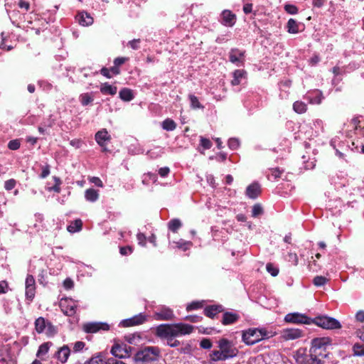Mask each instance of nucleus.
Returning <instances> with one entry per match:
<instances>
[{
  "label": "nucleus",
  "mask_w": 364,
  "mask_h": 364,
  "mask_svg": "<svg viewBox=\"0 0 364 364\" xmlns=\"http://www.w3.org/2000/svg\"><path fill=\"white\" fill-rule=\"evenodd\" d=\"M330 345L328 338H316L312 340L309 353L306 354L304 349H299L294 358L298 364H323L328 355L327 348Z\"/></svg>",
  "instance_id": "nucleus-1"
},
{
  "label": "nucleus",
  "mask_w": 364,
  "mask_h": 364,
  "mask_svg": "<svg viewBox=\"0 0 364 364\" xmlns=\"http://www.w3.org/2000/svg\"><path fill=\"white\" fill-rule=\"evenodd\" d=\"M193 331V326L178 323L174 324H161L156 328V333L160 338H166L188 335L191 333Z\"/></svg>",
  "instance_id": "nucleus-2"
},
{
  "label": "nucleus",
  "mask_w": 364,
  "mask_h": 364,
  "mask_svg": "<svg viewBox=\"0 0 364 364\" xmlns=\"http://www.w3.org/2000/svg\"><path fill=\"white\" fill-rule=\"evenodd\" d=\"M273 336V333L267 331L265 328H249L242 332V341L248 345L252 346L262 340L269 338Z\"/></svg>",
  "instance_id": "nucleus-3"
},
{
  "label": "nucleus",
  "mask_w": 364,
  "mask_h": 364,
  "mask_svg": "<svg viewBox=\"0 0 364 364\" xmlns=\"http://www.w3.org/2000/svg\"><path fill=\"white\" fill-rule=\"evenodd\" d=\"M161 357V350L156 346H146L139 350L134 355L136 362L145 364L159 360Z\"/></svg>",
  "instance_id": "nucleus-4"
},
{
  "label": "nucleus",
  "mask_w": 364,
  "mask_h": 364,
  "mask_svg": "<svg viewBox=\"0 0 364 364\" xmlns=\"http://www.w3.org/2000/svg\"><path fill=\"white\" fill-rule=\"evenodd\" d=\"M312 323L326 329H338L341 327L338 320L327 316H321L313 318Z\"/></svg>",
  "instance_id": "nucleus-5"
},
{
  "label": "nucleus",
  "mask_w": 364,
  "mask_h": 364,
  "mask_svg": "<svg viewBox=\"0 0 364 364\" xmlns=\"http://www.w3.org/2000/svg\"><path fill=\"white\" fill-rule=\"evenodd\" d=\"M284 321L287 323L296 324H311L313 318L306 315L298 312L287 314L284 317Z\"/></svg>",
  "instance_id": "nucleus-6"
},
{
  "label": "nucleus",
  "mask_w": 364,
  "mask_h": 364,
  "mask_svg": "<svg viewBox=\"0 0 364 364\" xmlns=\"http://www.w3.org/2000/svg\"><path fill=\"white\" fill-rule=\"evenodd\" d=\"M218 347L228 359L236 356L237 353V350L232 343L226 338H222L218 341Z\"/></svg>",
  "instance_id": "nucleus-7"
},
{
  "label": "nucleus",
  "mask_w": 364,
  "mask_h": 364,
  "mask_svg": "<svg viewBox=\"0 0 364 364\" xmlns=\"http://www.w3.org/2000/svg\"><path fill=\"white\" fill-rule=\"evenodd\" d=\"M83 330L86 333H93L99 331H108L109 326L104 322H88L83 324Z\"/></svg>",
  "instance_id": "nucleus-8"
},
{
  "label": "nucleus",
  "mask_w": 364,
  "mask_h": 364,
  "mask_svg": "<svg viewBox=\"0 0 364 364\" xmlns=\"http://www.w3.org/2000/svg\"><path fill=\"white\" fill-rule=\"evenodd\" d=\"M132 351V347L126 344H115L111 349L112 354L119 358L129 357Z\"/></svg>",
  "instance_id": "nucleus-9"
},
{
  "label": "nucleus",
  "mask_w": 364,
  "mask_h": 364,
  "mask_svg": "<svg viewBox=\"0 0 364 364\" xmlns=\"http://www.w3.org/2000/svg\"><path fill=\"white\" fill-rule=\"evenodd\" d=\"M62 311L68 316H72L76 313L77 304L72 299H65L60 301Z\"/></svg>",
  "instance_id": "nucleus-10"
},
{
  "label": "nucleus",
  "mask_w": 364,
  "mask_h": 364,
  "mask_svg": "<svg viewBox=\"0 0 364 364\" xmlns=\"http://www.w3.org/2000/svg\"><path fill=\"white\" fill-rule=\"evenodd\" d=\"M154 316L157 321H168L172 319L174 314L170 308L161 306L155 311Z\"/></svg>",
  "instance_id": "nucleus-11"
},
{
  "label": "nucleus",
  "mask_w": 364,
  "mask_h": 364,
  "mask_svg": "<svg viewBox=\"0 0 364 364\" xmlns=\"http://www.w3.org/2000/svg\"><path fill=\"white\" fill-rule=\"evenodd\" d=\"M303 331L299 328H286L282 331V337L284 340H294L301 337Z\"/></svg>",
  "instance_id": "nucleus-12"
},
{
  "label": "nucleus",
  "mask_w": 364,
  "mask_h": 364,
  "mask_svg": "<svg viewBox=\"0 0 364 364\" xmlns=\"http://www.w3.org/2000/svg\"><path fill=\"white\" fill-rule=\"evenodd\" d=\"M230 61L237 65H240L244 60V52L239 49H232L229 54Z\"/></svg>",
  "instance_id": "nucleus-13"
},
{
  "label": "nucleus",
  "mask_w": 364,
  "mask_h": 364,
  "mask_svg": "<svg viewBox=\"0 0 364 364\" xmlns=\"http://www.w3.org/2000/svg\"><path fill=\"white\" fill-rule=\"evenodd\" d=\"M304 97L311 104L319 105L321 103V101L323 100V94L319 90H314L313 92L307 93Z\"/></svg>",
  "instance_id": "nucleus-14"
},
{
  "label": "nucleus",
  "mask_w": 364,
  "mask_h": 364,
  "mask_svg": "<svg viewBox=\"0 0 364 364\" xmlns=\"http://www.w3.org/2000/svg\"><path fill=\"white\" fill-rule=\"evenodd\" d=\"M70 353L69 347L66 345L60 348L55 353V357L62 363L67 362Z\"/></svg>",
  "instance_id": "nucleus-15"
},
{
  "label": "nucleus",
  "mask_w": 364,
  "mask_h": 364,
  "mask_svg": "<svg viewBox=\"0 0 364 364\" xmlns=\"http://www.w3.org/2000/svg\"><path fill=\"white\" fill-rule=\"evenodd\" d=\"M268 364H291L289 359L279 352L270 354V361Z\"/></svg>",
  "instance_id": "nucleus-16"
},
{
  "label": "nucleus",
  "mask_w": 364,
  "mask_h": 364,
  "mask_svg": "<svg viewBox=\"0 0 364 364\" xmlns=\"http://www.w3.org/2000/svg\"><path fill=\"white\" fill-rule=\"evenodd\" d=\"M260 192L261 188L258 183H253L246 188V196L251 199L257 198Z\"/></svg>",
  "instance_id": "nucleus-17"
},
{
  "label": "nucleus",
  "mask_w": 364,
  "mask_h": 364,
  "mask_svg": "<svg viewBox=\"0 0 364 364\" xmlns=\"http://www.w3.org/2000/svg\"><path fill=\"white\" fill-rule=\"evenodd\" d=\"M222 23L226 26H232L235 23L236 16L229 10L222 13Z\"/></svg>",
  "instance_id": "nucleus-18"
},
{
  "label": "nucleus",
  "mask_w": 364,
  "mask_h": 364,
  "mask_svg": "<svg viewBox=\"0 0 364 364\" xmlns=\"http://www.w3.org/2000/svg\"><path fill=\"white\" fill-rule=\"evenodd\" d=\"M97 143L102 147L105 146V142L110 140V136L105 129L98 131L95 134Z\"/></svg>",
  "instance_id": "nucleus-19"
},
{
  "label": "nucleus",
  "mask_w": 364,
  "mask_h": 364,
  "mask_svg": "<svg viewBox=\"0 0 364 364\" xmlns=\"http://www.w3.org/2000/svg\"><path fill=\"white\" fill-rule=\"evenodd\" d=\"M79 23L83 26H90L93 23V18L87 12H80L77 16Z\"/></svg>",
  "instance_id": "nucleus-20"
},
{
  "label": "nucleus",
  "mask_w": 364,
  "mask_h": 364,
  "mask_svg": "<svg viewBox=\"0 0 364 364\" xmlns=\"http://www.w3.org/2000/svg\"><path fill=\"white\" fill-rule=\"evenodd\" d=\"M239 315L233 312H225L223 315L222 323L224 325H229L235 323L239 318Z\"/></svg>",
  "instance_id": "nucleus-21"
},
{
  "label": "nucleus",
  "mask_w": 364,
  "mask_h": 364,
  "mask_svg": "<svg viewBox=\"0 0 364 364\" xmlns=\"http://www.w3.org/2000/svg\"><path fill=\"white\" fill-rule=\"evenodd\" d=\"M223 311L222 306L220 305H212L207 306L204 309V314L206 316L213 318L218 313Z\"/></svg>",
  "instance_id": "nucleus-22"
},
{
  "label": "nucleus",
  "mask_w": 364,
  "mask_h": 364,
  "mask_svg": "<svg viewBox=\"0 0 364 364\" xmlns=\"http://www.w3.org/2000/svg\"><path fill=\"white\" fill-rule=\"evenodd\" d=\"M85 198L86 200L94 203L99 198V191L94 188H88L85 192Z\"/></svg>",
  "instance_id": "nucleus-23"
},
{
  "label": "nucleus",
  "mask_w": 364,
  "mask_h": 364,
  "mask_svg": "<svg viewBox=\"0 0 364 364\" xmlns=\"http://www.w3.org/2000/svg\"><path fill=\"white\" fill-rule=\"evenodd\" d=\"M100 92L103 95H114L117 92V88L115 86H112L109 83L105 82L101 85Z\"/></svg>",
  "instance_id": "nucleus-24"
},
{
  "label": "nucleus",
  "mask_w": 364,
  "mask_h": 364,
  "mask_svg": "<svg viewBox=\"0 0 364 364\" xmlns=\"http://www.w3.org/2000/svg\"><path fill=\"white\" fill-rule=\"evenodd\" d=\"M119 97L125 102H130L134 99L132 91L129 88H123L119 92Z\"/></svg>",
  "instance_id": "nucleus-25"
},
{
  "label": "nucleus",
  "mask_w": 364,
  "mask_h": 364,
  "mask_svg": "<svg viewBox=\"0 0 364 364\" xmlns=\"http://www.w3.org/2000/svg\"><path fill=\"white\" fill-rule=\"evenodd\" d=\"M48 321H46L44 318L39 317L35 321V328L38 333H43L46 328V325Z\"/></svg>",
  "instance_id": "nucleus-26"
},
{
  "label": "nucleus",
  "mask_w": 364,
  "mask_h": 364,
  "mask_svg": "<svg viewBox=\"0 0 364 364\" xmlns=\"http://www.w3.org/2000/svg\"><path fill=\"white\" fill-rule=\"evenodd\" d=\"M246 72L243 70H236L233 73V79L231 81L232 85H237L240 83L241 79L244 77Z\"/></svg>",
  "instance_id": "nucleus-27"
},
{
  "label": "nucleus",
  "mask_w": 364,
  "mask_h": 364,
  "mask_svg": "<svg viewBox=\"0 0 364 364\" xmlns=\"http://www.w3.org/2000/svg\"><path fill=\"white\" fill-rule=\"evenodd\" d=\"M293 109L297 114L305 113L307 110V105L301 101H296L293 104Z\"/></svg>",
  "instance_id": "nucleus-28"
},
{
  "label": "nucleus",
  "mask_w": 364,
  "mask_h": 364,
  "mask_svg": "<svg viewBox=\"0 0 364 364\" xmlns=\"http://www.w3.org/2000/svg\"><path fill=\"white\" fill-rule=\"evenodd\" d=\"M50 346H52V343H50V342H47V343H44L41 344L39 346V348L37 351V353H36L37 357L41 358L43 355H45L48 352V350H49Z\"/></svg>",
  "instance_id": "nucleus-29"
},
{
  "label": "nucleus",
  "mask_w": 364,
  "mask_h": 364,
  "mask_svg": "<svg viewBox=\"0 0 364 364\" xmlns=\"http://www.w3.org/2000/svg\"><path fill=\"white\" fill-rule=\"evenodd\" d=\"M181 226V220L177 218L171 220L168 223V229L173 232H176Z\"/></svg>",
  "instance_id": "nucleus-30"
},
{
  "label": "nucleus",
  "mask_w": 364,
  "mask_h": 364,
  "mask_svg": "<svg viewBox=\"0 0 364 364\" xmlns=\"http://www.w3.org/2000/svg\"><path fill=\"white\" fill-rule=\"evenodd\" d=\"M176 247L178 249H181L183 251L188 250L192 246V242L190 241H186L183 239H180L176 242H173Z\"/></svg>",
  "instance_id": "nucleus-31"
},
{
  "label": "nucleus",
  "mask_w": 364,
  "mask_h": 364,
  "mask_svg": "<svg viewBox=\"0 0 364 364\" xmlns=\"http://www.w3.org/2000/svg\"><path fill=\"white\" fill-rule=\"evenodd\" d=\"M287 28L288 32L290 33H296L299 32V25L297 22L293 18H290L288 21Z\"/></svg>",
  "instance_id": "nucleus-32"
},
{
  "label": "nucleus",
  "mask_w": 364,
  "mask_h": 364,
  "mask_svg": "<svg viewBox=\"0 0 364 364\" xmlns=\"http://www.w3.org/2000/svg\"><path fill=\"white\" fill-rule=\"evenodd\" d=\"M176 127V124L171 119H166L162 122V128L166 131H173Z\"/></svg>",
  "instance_id": "nucleus-33"
},
{
  "label": "nucleus",
  "mask_w": 364,
  "mask_h": 364,
  "mask_svg": "<svg viewBox=\"0 0 364 364\" xmlns=\"http://www.w3.org/2000/svg\"><path fill=\"white\" fill-rule=\"evenodd\" d=\"M82 225L81 220H75L73 224L68 226L67 229L70 232H77L81 230Z\"/></svg>",
  "instance_id": "nucleus-34"
},
{
  "label": "nucleus",
  "mask_w": 364,
  "mask_h": 364,
  "mask_svg": "<svg viewBox=\"0 0 364 364\" xmlns=\"http://www.w3.org/2000/svg\"><path fill=\"white\" fill-rule=\"evenodd\" d=\"M210 357L211 359L214 361L225 360L228 359L220 349L219 350L213 351L210 354Z\"/></svg>",
  "instance_id": "nucleus-35"
},
{
  "label": "nucleus",
  "mask_w": 364,
  "mask_h": 364,
  "mask_svg": "<svg viewBox=\"0 0 364 364\" xmlns=\"http://www.w3.org/2000/svg\"><path fill=\"white\" fill-rule=\"evenodd\" d=\"M189 100L191 102V107L193 109H203V106L200 103L198 97L193 95H189Z\"/></svg>",
  "instance_id": "nucleus-36"
},
{
  "label": "nucleus",
  "mask_w": 364,
  "mask_h": 364,
  "mask_svg": "<svg viewBox=\"0 0 364 364\" xmlns=\"http://www.w3.org/2000/svg\"><path fill=\"white\" fill-rule=\"evenodd\" d=\"M203 306V301H193L188 304L186 306V310L191 311L201 309Z\"/></svg>",
  "instance_id": "nucleus-37"
},
{
  "label": "nucleus",
  "mask_w": 364,
  "mask_h": 364,
  "mask_svg": "<svg viewBox=\"0 0 364 364\" xmlns=\"http://www.w3.org/2000/svg\"><path fill=\"white\" fill-rule=\"evenodd\" d=\"M328 282V279L323 276H316L314 278L313 284L316 287H322L325 285Z\"/></svg>",
  "instance_id": "nucleus-38"
},
{
  "label": "nucleus",
  "mask_w": 364,
  "mask_h": 364,
  "mask_svg": "<svg viewBox=\"0 0 364 364\" xmlns=\"http://www.w3.org/2000/svg\"><path fill=\"white\" fill-rule=\"evenodd\" d=\"M134 326L140 325L146 321V316L143 314H139L132 317Z\"/></svg>",
  "instance_id": "nucleus-39"
},
{
  "label": "nucleus",
  "mask_w": 364,
  "mask_h": 364,
  "mask_svg": "<svg viewBox=\"0 0 364 364\" xmlns=\"http://www.w3.org/2000/svg\"><path fill=\"white\" fill-rule=\"evenodd\" d=\"M80 102L83 106H86L91 103L93 100L92 97L88 93H84L80 96Z\"/></svg>",
  "instance_id": "nucleus-40"
},
{
  "label": "nucleus",
  "mask_w": 364,
  "mask_h": 364,
  "mask_svg": "<svg viewBox=\"0 0 364 364\" xmlns=\"http://www.w3.org/2000/svg\"><path fill=\"white\" fill-rule=\"evenodd\" d=\"M266 269L272 277H276L279 274V268L272 263L267 264Z\"/></svg>",
  "instance_id": "nucleus-41"
},
{
  "label": "nucleus",
  "mask_w": 364,
  "mask_h": 364,
  "mask_svg": "<svg viewBox=\"0 0 364 364\" xmlns=\"http://www.w3.org/2000/svg\"><path fill=\"white\" fill-rule=\"evenodd\" d=\"M353 350L355 355H364V345H360L356 343L353 346Z\"/></svg>",
  "instance_id": "nucleus-42"
},
{
  "label": "nucleus",
  "mask_w": 364,
  "mask_h": 364,
  "mask_svg": "<svg viewBox=\"0 0 364 364\" xmlns=\"http://www.w3.org/2000/svg\"><path fill=\"white\" fill-rule=\"evenodd\" d=\"M263 213V209L261 205L255 204L252 207V216L256 218Z\"/></svg>",
  "instance_id": "nucleus-43"
},
{
  "label": "nucleus",
  "mask_w": 364,
  "mask_h": 364,
  "mask_svg": "<svg viewBox=\"0 0 364 364\" xmlns=\"http://www.w3.org/2000/svg\"><path fill=\"white\" fill-rule=\"evenodd\" d=\"M124 338L129 343L135 344L141 338L137 334H129L125 336Z\"/></svg>",
  "instance_id": "nucleus-44"
},
{
  "label": "nucleus",
  "mask_w": 364,
  "mask_h": 364,
  "mask_svg": "<svg viewBox=\"0 0 364 364\" xmlns=\"http://www.w3.org/2000/svg\"><path fill=\"white\" fill-rule=\"evenodd\" d=\"M287 260L291 262L293 265L296 266L299 263V258L296 253L289 252L287 255Z\"/></svg>",
  "instance_id": "nucleus-45"
},
{
  "label": "nucleus",
  "mask_w": 364,
  "mask_h": 364,
  "mask_svg": "<svg viewBox=\"0 0 364 364\" xmlns=\"http://www.w3.org/2000/svg\"><path fill=\"white\" fill-rule=\"evenodd\" d=\"M36 286L26 287V296L27 299L32 300L35 296Z\"/></svg>",
  "instance_id": "nucleus-46"
},
{
  "label": "nucleus",
  "mask_w": 364,
  "mask_h": 364,
  "mask_svg": "<svg viewBox=\"0 0 364 364\" xmlns=\"http://www.w3.org/2000/svg\"><path fill=\"white\" fill-rule=\"evenodd\" d=\"M43 333H46L48 336H52L55 334L56 330L55 328L50 322H48Z\"/></svg>",
  "instance_id": "nucleus-47"
},
{
  "label": "nucleus",
  "mask_w": 364,
  "mask_h": 364,
  "mask_svg": "<svg viewBox=\"0 0 364 364\" xmlns=\"http://www.w3.org/2000/svg\"><path fill=\"white\" fill-rule=\"evenodd\" d=\"M200 144L204 149H209L212 146V142L203 136H200Z\"/></svg>",
  "instance_id": "nucleus-48"
},
{
  "label": "nucleus",
  "mask_w": 364,
  "mask_h": 364,
  "mask_svg": "<svg viewBox=\"0 0 364 364\" xmlns=\"http://www.w3.org/2000/svg\"><path fill=\"white\" fill-rule=\"evenodd\" d=\"M240 146V141L236 138H231L228 140V146L232 150L237 149Z\"/></svg>",
  "instance_id": "nucleus-49"
},
{
  "label": "nucleus",
  "mask_w": 364,
  "mask_h": 364,
  "mask_svg": "<svg viewBox=\"0 0 364 364\" xmlns=\"http://www.w3.org/2000/svg\"><path fill=\"white\" fill-rule=\"evenodd\" d=\"M20 141L18 139H14L9 142L8 148L11 150H17L20 147Z\"/></svg>",
  "instance_id": "nucleus-50"
},
{
  "label": "nucleus",
  "mask_w": 364,
  "mask_h": 364,
  "mask_svg": "<svg viewBox=\"0 0 364 364\" xmlns=\"http://www.w3.org/2000/svg\"><path fill=\"white\" fill-rule=\"evenodd\" d=\"M16 184V181L13 178L7 180L4 183V188L6 191H11L15 187Z\"/></svg>",
  "instance_id": "nucleus-51"
},
{
  "label": "nucleus",
  "mask_w": 364,
  "mask_h": 364,
  "mask_svg": "<svg viewBox=\"0 0 364 364\" xmlns=\"http://www.w3.org/2000/svg\"><path fill=\"white\" fill-rule=\"evenodd\" d=\"M136 239L138 241V244L142 247L146 246V237L144 233L139 232L136 235Z\"/></svg>",
  "instance_id": "nucleus-52"
},
{
  "label": "nucleus",
  "mask_w": 364,
  "mask_h": 364,
  "mask_svg": "<svg viewBox=\"0 0 364 364\" xmlns=\"http://www.w3.org/2000/svg\"><path fill=\"white\" fill-rule=\"evenodd\" d=\"M284 9L289 14H296L298 12L297 7L293 4L285 5Z\"/></svg>",
  "instance_id": "nucleus-53"
},
{
  "label": "nucleus",
  "mask_w": 364,
  "mask_h": 364,
  "mask_svg": "<svg viewBox=\"0 0 364 364\" xmlns=\"http://www.w3.org/2000/svg\"><path fill=\"white\" fill-rule=\"evenodd\" d=\"M200 346L204 349H210L212 347V343L208 338H203L200 342Z\"/></svg>",
  "instance_id": "nucleus-54"
},
{
  "label": "nucleus",
  "mask_w": 364,
  "mask_h": 364,
  "mask_svg": "<svg viewBox=\"0 0 364 364\" xmlns=\"http://www.w3.org/2000/svg\"><path fill=\"white\" fill-rule=\"evenodd\" d=\"M175 337L166 338L167 345L170 347H177L180 345V342L178 340L174 339Z\"/></svg>",
  "instance_id": "nucleus-55"
},
{
  "label": "nucleus",
  "mask_w": 364,
  "mask_h": 364,
  "mask_svg": "<svg viewBox=\"0 0 364 364\" xmlns=\"http://www.w3.org/2000/svg\"><path fill=\"white\" fill-rule=\"evenodd\" d=\"M141 40L139 38L138 39H134L132 41H129L127 43L129 46H130L134 50H137L139 48V44H140Z\"/></svg>",
  "instance_id": "nucleus-56"
},
{
  "label": "nucleus",
  "mask_w": 364,
  "mask_h": 364,
  "mask_svg": "<svg viewBox=\"0 0 364 364\" xmlns=\"http://www.w3.org/2000/svg\"><path fill=\"white\" fill-rule=\"evenodd\" d=\"M85 344L84 342L82 341H77L74 343V346H73V350L75 352H79L81 350L83 349V348L85 347Z\"/></svg>",
  "instance_id": "nucleus-57"
},
{
  "label": "nucleus",
  "mask_w": 364,
  "mask_h": 364,
  "mask_svg": "<svg viewBox=\"0 0 364 364\" xmlns=\"http://www.w3.org/2000/svg\"><path fill=\"white\" fill-rule=\"evenodd\" d=\"M132 323V318H129L121 321V322L119 323V326L122 327L134 326V325Z\"/></svg>",
  "instance_id": "nucleus-58"
},
{
  "label": "nucleus",
  "mask_w": 364,
  "mask_h": 364,
  "mask_svg": "<svg viewBox=\"0 0 364 364\" xmlns=\"http://www.w3.org/2000/svg\"><path fill=\"white\" fill-rule=\"evenodd\" d=\"M26 287L36 286V282L32 275H28L25 282Z\"/></svg>",
  "instance_id": "nucleus-59"
},
{
  "label": "nucleus",
  "mask_w": 364,
  "mask_h": 364,
  "mask_svg": "<svg viewBox=\"0 0 364 364\" xmlns=\"http://www.w3.org/2000/svg\"><path fill=\"white\" fill-rule=\"evenodd\" d=\"M50 174V166L46 165L42 167V172L41 173V178H45Z\"/></svg>",
  "instance_id": "nucleus-60"
},
{
  "label": "nucleus",
  "mask_w": 364,
  "mask_h": 364,
  "mask_svg": "<svg viewBox=\"0 0 364 364\" xmlns=\"http://www.w3.org/2000/svg\"><path fill=\"white\" fill-rule=\"evenodd\" d=\"M132 247L130 246L122 247L120 248V254L122 255H127L132 252Z\"/></svg>",
  "instance_id": "nucleus-61"
},
{
  "label": "nucleus",
  "mask_w": 364,
  "mask_h": 364,
  "mask_svg": "<svg viewBox=\"0 0 364 364\" xmlns=\"http://www.w3.org/2000/svg\"><path fill=\"white\" fill-rule=\"evenodd\" d=\"M127 60V58L118 57L114 59V65L119 67L121 65L124 64Z\"/></svg>",
  "instance_id": "nucleus-62"
},
{
  "label": "nucleus",
  "mask_w": 364,
  "mask_h": 364,
  "mask_svg": "<svg viewBox=\"0 0 364 364\" xmlns=\"http://www.w3.org/2000/svg\"><path fill=\"white\" fill-rule=\"evenodd\" d=\"M87 364H105V362L99 357L92 358Z\"/></svg>",
  "instance_id": "nucleus-63"
},
{
  "label": "nucleus",
  "mask_w": 364,
  "mask_h": 364,
  "mask_svg": "<svg viewBox=\"0 0 364 364\" xmlns=\"http://www.w3.org/2000/svg\"><path fill=\"white\" fill-rule=\"evenodd\" d=\"M355 318L358 321L363 322L364 321V311L360 310L355 314Z\"/></svg>",
  "instance_id": "nucleus-64"
}]
</instances>
